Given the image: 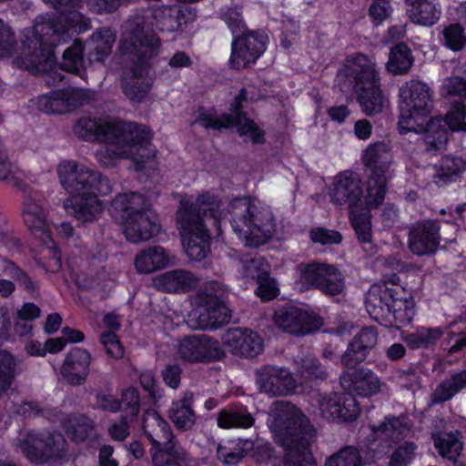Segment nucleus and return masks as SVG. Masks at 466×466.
Wrapping results in <instances>:
<instances>
[{
  "label": "nucleus",
  "mask_w": 466,
  "mask_h": 466,
  "mask_svg": "<svg viewBox=\"0 0 466 466\" xmlns=\"http://www.w3.org/2000/svg\"><path fill=\"white\" fill-rule=\"evenodd\" d=\"M73 132L82 140L99 141L113 147L96 152V159L104 167L113 166L117 158H132L136 169L142 170L144 164L155 156L150 131L140 124L82 116L75 123Z\"/></svg>",
  "instance_id": "nucleus-1"
},
{
  "label": "nucleus",
  "mask_w": 466,
  "mask_h": 466,
  "mask_svg": "<svg viewBox=\"0 0 466 466\" xmlns=\"http://www.w3.org/2000/svg\"><path fill=\"white\" fill-rule=\"evenodd\" d=\"M90 28V21L74 8L66 13L40 15L34 27L24 35L22 65L32 73L48 70L54 62L55 48L69 42L70 30L83 33Z\"/></svg>",
  "instance_id": "nucleus-2"
},
{
  "label": "nucleus",
  "mask_w": 466,
  "mask_h": 466,
  "mask_svg": "<svg viewBox=\"0 0 466 466\" xmlns=\"http://www.w3.org/2000/svg\"><path fill=\"white\" fill-rule=\"evenodd\" d=\"M160 37L151 29L146 17L130 15L123 25L121 50L131 56L132 66L122 80L125 96L134 103L142 102L151 89L148 68L160 53Z\"/></svg>",
  "instance_id": "nucleus-3"
},
{
  "label": "nucleus",
  "mask_w": 466,
  "mask_h": 466,
  "mask_svg": "<svg viewBox=\"0 0 466 466\" xmlns=\"http://www.w3.org/2000/svg\"><path fill=\"white\" fill-rule=\"evenodd\" d=\"M271 429L276 442L284 449V466H316L310 445L316 431L295 405L276 400L271 406Z\"/></svg>",
  "instance_id": "nucleus-4"
},
{
  "label": "nucleus",
  "mask_w": 466,
  "mask_h": 466,
  "mask_svg": "<svg viewBox=\"0 0 466 466\" xmlns=\"http://www.w3.org/2000/svg\"><path fill=\"white\" fill-rule=\"evenodd\" d=\"M56 171L66 191L79 198L72 206L75 218L80 223L94 221L102 210L98 197L112 192L113 186L109 178L75 160L61 162Z\"/></svg>",
  "instance_id": "nucleus-5"
},
{
  "label": "nucleus",
  "mask_w": 466,
  "mask_h": 466,
  "mask_svg": "<svg viewBox=\"0 0 466 466\" xmlns=\"http://www.w3.org/2000/svg\"><path fill=\"white\" fill-rule=\"evenodd\" d=\"M330 201L348 209L350 224L360 244L370 256L377 253L372 243L370 211L363 207V185L359 174L346 170L334 177L329 189Z\"/></svg>",
  "instance_id": "nucleus-6"
},
{
  "label": "nucleus",
  "mask_w": 466,
  "mask_h": 466,
  "mask_svg": "<svg viewBox=\"0 0 466 466\" xmlns=\"http://www.w3.org/2000/svg\"><path fill=\"white\" fill-rule=\"evenodd\" d=\"M337 82L340 90L354 91L366 116L380 113L387 103L375 64L365 55L357 54L348 60L338 72Z\"/></svg>",
  "instance_id": "nucleus-7"
},
{
  "label": "nucleus",
  "mask_w": 466,
  "mask_h": 466,
  "mask_svg": "<svg viewBox=\"0 0 466 466\" xmlns=\"http://www.w3.org/2000/svg\"><path fill=\"white\" fill-rule=\"evenodd\" d=\"M397 276H392V285H373L366 299V308L370 315L376 321L381 323L385 319V326L395 327L400 329L402 326L411 322L415 316L414 302L410 294L398 285H394Z\"/></svg>",
  "instance_id": "nucleus-8"
},
{
  "label": "nucleus",
  "mask_w": 466,
  "mask_h": 466,
  "mask_svg": "<svg viewBox=\"0 0 466 466\" xmlns=\"http://www.w3.org/2000/svg\"><path fill=\"white\" fill-rule=\"evenodd\" d=\"M233 230L246 241V246L258 248L272 237L275 221L268 208L259 207L249 198L231 200L227 208Z\"/></svg>",
  "instance_id": "nucleus-9"
},
{
  "label": "nucleus",
  "mask_w": 466,
  "mask_h": 466,
  "mask_svg": "<svg viewBox=\"0 0 466 466\" xmlns=\"http://www.w3.org/2000/svg\"><path fill=\"white\" fill-rule=\"evenodd\" d=\"M400 120L401 133L415 131L422 125L418 119L428 116L433 106L432 92L430 86L420 80H410L400 88Z\"/></svg>",
  "instance_id": "nucleus-10"
},
{
  "label": "nucleus",
  "mask_w": 466,
  "mask_h": 466,
  "mask_svg": "<svg viewBox=\"0 0 466 466\" xmlns=\"http://www.w3.org/2000/svg\"><path fill=\"white\" fill-rule=\"evenodd\" d=\"M115 41L116 35L107 27L94 32L85 46L79 39H76L64 51L60 66L65 71L79 75L83 66L85 49L87 50L90 60L101 62L111 54Z\"/></svg>",
  "instance_id": "nucleus-11"
},
{
  "label": "nucleus",
  "mask_w": 466,
  "mask_h": 466,
  "mask_svg": "<svg viewBox=\"0 0 466 466\" xmlns=\"http://www.w3.org/2000/svg\"><path fill=\"white\" fill-rule=\"evenodd\" d=\"M218 201L209 194L199 196L195 202L181 200L176 214L177 228L182 236L206 231L208 222H218Z\"/></svg>",
  "instance_id": "nucleus-12"
},
{
  "label": "nucleus",
  "mask_w": 466,
  "mask_h": 466,
  "mask_svg": "<svg viewBox=\"0 0 466 466\" xmlns=\"http://www.w3.org/2000/svg\"><path fill=\"white\" fill-rule=\"evenodd\" d=\"M244 100H247V90L242 88L231 104L230 114H224L218 116L206 112L204 108L201 107L196 121L206 128H213L215 130L237 127L240 136H248L253 143H262L264 136L263 131L241 111V103Z\"/></svg>",
  "instance_id": "nucleus-13"
},
{
  "label": "nucleus",
  "mask_w": 466,
  "mask_h": 466,
  "mask_svg": "<svg viewBox=\"0 0 466 466\" xmlns=\"http://www.w3.org/2000/svg\"><path fill=\"white\" fill-rule=\"evenodd\" d=\"M19 441L21 451L33 462L57 461L67 454L66 441L57 431L28 432Z\"/></svg>",
  "instance_id": "nucleus-14"
},
{
  "label": "nucleus",
  "mask_w": 466,
  "mask_h": 466,
  "mask_svg": "<svg viewBox=\"0 0 466 466\" xmlns=\"http://www.w3.org/2000/svg\"><path fill=\"white\" fill-rule=\"evenodd\" d=\"M465 116V105L455 103L444 117L435 116L431 118L425 128V150L428 153L434 154L444 149L449 140L448 129L451 131H466Z\"/></svg>",
  "instance_id": "nucleus-15"
},
{
  "label": "nucleus",
  "mask_w": 466,
  "mask_h": 466,
  "mask_svg": "<svg viewBox=\"0 0 466 466\" xmlns=\"http://www.w3.org/2000/svg\"><path fill=\"white\" fill-rule=\"evenodd\" d=\"M144 433L158 451L177 459L185 457V449L175 441L173 431L167 420L155 410H147L143 416Z\"/></svg>",
  "instance_id": "nucleus-16"
},
{
  "label": "nucleus",
  "mask_w": 466,
  "mask_h": 466,
  "mask_svg": "<svg viewBox=\"0 0 466 466\" xmlns=\"http://www.w3.org/2000/svg\"><path fill=\"white\" fill-rule=\"evenodd\" d=\"M300 280L307 288H314L329 296H335L344 289V279L339 270L326 263L300 264L298 266Z\"/></svg>",
  "instance_id": "nucleus-17"
},
{
  "label": "nucleus",
  "mask_w": 466,
  "mask_h": 466,
  "mask_svg": "<svg viewBox=\"0 0 466 466\" xmlns=\"http://www.w3.org/2000/svg\"><path fill=\"white\" fill-rule=\"evenodd\" d=\"M177 352L191 363L218 360L225 356L219 342L204 334L183 337L177 344Z\"/></svg>",
  "instance_id": "nucleus-18"
},
{
  "label": "nucleus",
  "mask_w": 466,
  "mask_h": 466,
  "mask_svg": "<svg viewBox=\"0 0 466 466\" xmlns=\"http://www.w3.org/2000/svg\"><path fill=\"white\" fill-rule=\"evenodd\" d=\"M90 97L88 90L68 87L39 96L35 106L46 114H65L88 103Z\"/></svg>",
  "instance_id": "nucleus-19"
},
{
  "label": "nucleus",
  "mask_w": 466,
  "mask_h": 466,
  "mask_svg": "<svg viewBox=\"0 0 466 466\" xmlns=\"http://www.w3.org/2000/svg\"><path fill=\"white\" fill-rule=\"evenodd\" d=\"M268 36L261 32L246 31L234 37L229 63L237 70L248 66L264 53Z\"/></svg>",
  "instance_id": "nucleus-20"
},
{
  "label": "nucleus",
  "mask_w": 466,
  "mask_h": 466,
  "mask_svg": "<svg viewBox=\"0 0 466 466\" xmlns=\"http://www.w3.org/2000/svg\"><path fill=\"white\" fill-rule=\"evenodd\" d=\"M312 401V405L317 406L322 417L328 420L350 421L355 420L360 413V405L351 394L317 392Z\"/></svg>",
  "instance_id": "nucleus-21"
},
{
  "label": "nucleus",
  "mask_w": 466,
  "mask_h": 466,
  "mask_svg": "<svg viewBox=\"0 0 466 466\" xmlns=\"http://www.w3.org/2000/svg\"><path fill=\"white\" fill-rule=\"evenodd\" d=\"M274 322L281 330L297 336H305L319 329L323 321L315 314L297 307H283L274 314Z\"/></svg>",
  "instance_id": "nucleus-22"
},
{
  "label": "nucleus",
  "mask_w": 466,
  "mask_h": 466,
  "mask_svg": "<svg viewBox=\"0 0 466 466\" xmlns=\"http://www.w3.org/2000/svg\"><path fill=\"white\" fill-rule=\"evenodd\" d=\"M255 380L261 392L273 396L291 394L297 388V382L288 369L273 365L257 369Z\"/></svg>",
  "instance_id": "nucleus-23"
},
{
  "label": "nucleus",
  "mask_w": 466,
  "mask_h": 466,
  "mask_svg": "<svg viewBox=\"0 0 466 466\" xmlns=\"http://www.w3.org/2000/svg\"><path fill=\"white\" fill-rule=\"evenodd\" d=\"M379 332L374 326L363 327L349 342L346 350L340 356V362L346 369H355L362 363L376 347Z\"/></svg>",
  "instance_id": "nucleus-24"
},
{
  "label": "nucleus",
  "mask_w": 466,
  "mask_h": 466,
  "mask_svg": "<svg viewBox=\"0 0 466 466\" xmlns=\"http://www.w3.org/2000/svg\"><path fill=\"white\" fill-rule=\"evenodd\" d=\"M222 340L232 354L240 357L255 358L263 350L262 338L249 329H228Z\"/></svg>",
  "instance_id": "nucleus-25"
},
{
  "label": "nucleus",
  "mask_w": 466,
  "mask_h": 466,
  "mask_svg": "<svg viewBox=\"0 0 466 466\" xmlns=\"http://www.w3.org/2000/svg\"><path fill=\"white\" fill-rule=\"evenodd\" d=\"M440 225L435 220L416 223L409 232V248L417 256L435 253L440 245Z\"/></svg>",
  "instance_id": "nucleus-26"
},
{
  "label": "nucleus",
  "mask_w": 466,
  "mask_h": 466,
  "mask_svg": "<svg viewBox=\"0 0 466 466\" xmlns=\"http://www.w3.org/2000/svg\"><path fill=\"white\" fill-rule=\"evenodd\" d=\"M341 387L349 394L361 397H370L380 390L381 383L379 377L370 369H350L344 370L339 376Z\"/></svg>",
  "instance_id": "nucleus-27"
},
{
  "label": "nucleus",
  "mask_w": 466,
  "mask_h": 466,
  "mask_svg": "<svg viewBox=\"0 0 466 466\" xmlns=\"http://www.w3.org/2000/svg\"><path fill=\"white\" fill-rule=\"evenodd\" d=\"M23 219L26 227L36 238L50 237L47 210L43 206V200L38 193L30 192L25 196L23 201Z\"/></svg>",
  "instance_id": "nucleus-28"
},
{
  "label": "nucleus",
  "mask_w": 466,
  "mask_h": 466,
  "mask_svg": "<svg viewBox=\"0 0 466 466\" xmlns=\"http://www.w3.org/2000/svg\"><path fill=\"white\" fill-rule=\"evenodd\" d=\"M91 361V354L86 350L73 348L66 355L60 374L68 384L80 386L87 379Z\"/></svg>",
  "instance_id": "nucleus-29"
},
{
  "label": "nucleus",
  "mask_w": 466,
  "mask_h": 466,
  "mask_svg": "<svg viewBox=\"0 0 466 466\" xmlns=\"http://www.w3.org/2000/svg\"><path fill=\"white\" fill-rule=\"evenodd\" d=\"M160 230L157 215L152 208L133 217L125 224V235L128 241L139 243L155 237Z\"/></svg>",
  "instance_id": "nucleus-30"
},
{
  "label": "nucleus",
  "mask_w": 466,
  "mask_h": 466,
  "mask_svg": "<svg viewBox=\"0 0 466 466\" xmlns=\"http://www.w3.org/2000/svg\"><path fill=\"white\" fill-rule=\"evenodd\" d=\"M151 208L150 201L144 195L137 192H127L118 194L112 200L110 211L114 216L119 217L124 225L133 217Z\"/></svg>",
  "instance_id": "nucleus-31"
},
{
  "label": "nucleus",
  "mask_w": 466,
  "mask_h": 466,
  "mask_svg": "<svg viewBox=\"0 0 466 466\" xmlns=\"http://www.w3.org/2000/svg\"><path fill=\"white\" fill-rule=\"evenodd\" d=\"M392 160L390 146L382 141L370 144L363 154V162L370 170V176L390 177Z\"/></svg>",
  "instance_id": "nucleus-32"
},
{
  "label": "nucleus",
  "mask_w": 466,
  "mask_h": 466,
  "mask_svg": "<svg viewBox=\"0 0 466 466\" xmlns=\"http://www.w3.org/2000/svg\"><path fill=\"white\" fill-rule=\"evenodd\" d=\"M193 393L187 391L183 397L172 402L168 416L176 428L182 431H190L196 424L197 415L192 409Z\"/></svg>",
  "instance_id": "nucleus-33"
},
{
  "label": "nucleus",
  "mask_w": 466,
  "mask_h": 466,
  "mask_svg": "<svg viewBox=\"0 0 466 466\" xmlns=\"http://www.w3.org/2000/svg\"><path fill=\"white\" fill-rule=\"evenodd\" d=\"M410 420L405 415L388 416L372 431L376 437L381 441L396 442L405 438L410 431Z\"/></svg>",
  "instance_id": "nucleus-34"
},
{
  "label": "nucleus",
  "mask_w": 466,
  "mask_h": 466,
  "mask_svg": "<svg viewBox=\"0 0 466 466\" xmlns=\"http://www.w3.org/2000/svg\"><path fill=\"white\" fill-rule=\"evenodd\" d=\"M407 15L417 25L432 26L441 17V9L434 0H405Z\"/></svg>",
  "instance_id": "nucleus-35"
},
{
  "label": "nucleus",
  "mask_w": 466,
  "mask_h": 466,
  "mask_svg": "<svg viewBox=\"0 0 466 466\" xmlns=\"http://www.w3.org/2000/svg\"><path fill=\"white\" fill-rule=\"evenodd\" d=\"M230 309L225 302L200 304L198 317V328L215 330L230 320Z\"/></svg>",
  "instance_id": "nucleus-36"
},
{
  "label": "nucleus",
  "mask_w": 466,
  "mask_h": 466,
  "mask_svg": "<svg viewBox=\"0 0 466 466\" xmlns=\"http://www.w3.org/2000/svg\"><path fill=\"white\" fill-rule=\"evenodd\" d=\"M466 163L461 157L445 156L432 167V180L439 187L455 180L465 170Z\"/></svg>",
  "instance_id": "nucleus-37"
},
{
  "label": "nucleus",
  "mask_w": 466,
  "mask_h": 466,
  "mask_svg": "<svg viewBox=\"0 0 466 466\" xmlns=\"http://www.w3.org/2000/svg\"><path fill=\"white\" fill-rule=\"evenodd\" d=\"M155 283L159 289L168 292L188 291L198 286V279L190 271L175 269L160 275Z\"/></svg>",
  "instance_id": "nucleus-38"
},
{
  "label": "nucleus",
  "mask_w": 466,
  "mask_h": 466,
  "mask_svg": "<svg viewBox=\"0 0 466 466\" xmlns=\"http://www.w3.org/2000/svg\"><path fill=\"white\" fill-rule=\"evenodd\" d=\"M173 259L174 258L164 248L155 246L137 254L135 265L139 272L150 273L167 267Z\"/></svg>",
  "instance_id": "nucleus-39"
},
{
  "label": "nucleus",
  "mask_w": 466,
  "mask_h": 466,
  "mask_svg": "<svg viewBox=\"0 0 466 466\" xmlns=\"http://www.w3.org/2000/svg\"><path fill=\"white\" fill-rule=\"evenodd\" d=\"M463 389H466V369L443 380L433 391L431 400L434 403L445 402Z\"/></svg>",
  "instance_id": "nucleus-40"
},
{
  "label": "nucleus",
  "mask_w": 466,
  "mask_h": 466,
  "mask_svg": "<svg viewBox=\"0 0 466 466\" xmlns=\"http://www.w3.org/2000/svg\"><path fill=\"white\" fill-rule=\"evenodd\" d=\"M443 334L444 329L440 327H421L414 332L404 335L403 341L411 350H426L434 347Z\"/></svg>",
  "instance_id": "nucleus-41"
},
{
  "label": "nucleus",
  "mask_w": 466,
  "mask_h": 466,
  "mask_svg": "<svg viewBox=\"0 0 466 466\" xmlns=\"http://www.w3.org/2000/svg\"><path fill=\"white\" fill-rule=\"evenodd\" d=\"M22 50H24L23 44ZM22 53L23 51L18 53V43L14 30L0 17V58H9L15 56L16 63L26 69L21 63Z\"/></svg>",
  "instance_id": "nucleus-42"
},
{
  "label": "nucleus",
  "mask_w": 466,
  "mask_h": 466,
  "mask_svg": "<svg viewBox=\"0 0 466 466\" xmlns=\"http://www.w3.org/2000/svg\"><path fill=\"white\" fill-rule=\"evenodd\" d=\"M156 26L161 31L174 32L184 20V15L177 6H163L153 10Z\"/></svg>",
  "instance_id": "nucleus-43"
},
{
  "label": "nucleus",
  "mask_w": 466,
  "mask_h": 466,
  "mask_svg": "<svg viewBox=\"0 0 466 466\" xmlns=\"http://www.w3.org/2000/svg\"><path fill=\"white\" fill-rule=\"evenodd\" d=\"M67 436L78 442L86 440L94 428V421L83 414L69 415L63 420Z\"/></svg>",
  "instance_id": "nucleus-44"
},
{
  "label": "nucleus",
  "mask_w": 466,
  "mask_h": 466,
  "mask_svg": "<svg viewBox=\"0 0 466 466\" xmlns=\"http://www.w3.org/2000/svg\"><path fill=\"white\" fill-rule=\"evenodd\" d=\"M413 64V56L410 48L404 44H399L391 48L387 70L395 75L407 73Z\"/></svg>",
  "instance_id": "nucleus-45"
},
{
  "label": "nucleus",
  "mask_w": 466,
  "mask_h": 466,
  "mask_svg": "<svg viewBox=\"0 0 466 466\" xmlns=\"http://www.w3.org/2000/svg\"><path fill=\"white\" fill-rule=\"evenodd\" d=\"M210 237L208 230L187 235L186 253L191 260L201 262L210 253Z\"/></svg>",
  "instance_id": "nucleus-46"
},
{
  "label": "nucleus",
  "mask_w": 466,
  "mask_h": 466,
  "mask_svg": "<svg viewBox=\"0 0 466 466\" xmlns=\"http://www.w3.org/2000/svg\"><path fill=\"white\" fill-rule=\"evenodd\" d=\"M389 177L369 176L367 196L363 200L365 209L376 208L382 204L386 194V185Z\"/></svg>",
  "instance_id": "nucleus-47"
},
{
  "label": "nucleus",
  "mask_w": 466,
  "mask_h": 466,
  "mask_svg": "<svg viewBox=\"0 0 466 466\" xmlns=\"http://www.w3.org/2000/svg\"><path fill=\"white\" fill-rule=\"evenodd\" d=\"M253 423V416L244 409L235 410H223L218 417V425L225 429L233 427L248 428Z\"/></svg>",
  "instance_id": "nucleus-48"
},
{
  "label": "nucleus",
  "mask_w": 466,
  "mask_h": 466,
  "mask_svg": "<svg viewBox=\"0 0 466 466\" xmlns=\"http://www.w3.org/2000/svg\"><path fill=\"white\" fill-rule=\"evenodd\" d=\"M299 371L303 382L324 381L328 378V371L320 361L314 356L309 355L301 359Z\"/></svg>",
  "instance_id": "nucleus-49"
},
{
  "label": "nucleus",
  "mask_w": 466,
  "mask_h": 466,
  "mask_svg": "<svg viewBox=\"0 0 466 466\" xmlns=\"http://www.w3.org/2000/svg\"><path fill=\"white\" fill-rule=\"evenodd\" d=\"M16 361L8 351L0 350V397L11 387L15 376Z\"/></svg>",
  "instance_id": "nucleus-50"
},
{
  "label": "nucleus",
  "mask_w": 466,
  "mask_h": 466,
  "mask_svg": "<svg viewBox=\"0 0 466 466\" xmlns=\"http://www.w3.org/2000/svg\"><path fill=\"white\" fill-rule=\"evenodd\" d=\"M362 459L359 449L353 446H347L330 456L325 466H361Z\"/></svg>",
  "instance_id": "nucleus-51"
},
{
  "label": "nucleus",
  "mask_w": 466,
  "mask_h": 466,
  "mask_svg": "<svg viewBox=\"0 0 466 466\" xmlns=\"http://www.w3.org/2000/svg\"><path fill=\"white\" fill-rule=\"evenodd\" d=\"M226 287L215 280L207 281L198 292L200 304L225 302Z\"/></svg>",
  "instance_id": "nucleus-52"
},
{
  "label": "nucleus",
  "mask_w": 466,
  "mask_h": 466,
  "mask_svg": "<svg viewBox=\"0 0 466 466\" xmlns=\"http://www.w3.org/2000/svg\"><path fill=\"white\" fill-rule=\"evenodd\" d=\"M121 410L123 416L135 420L140 410V397L137 389L128 388L122 392Z\"/></svg>",
  "instance_id": "nucleus-53"
},
{
  "label": "nucleus",
  "mask_w": 466,
  "mask_h": 466,
  "mask_svg": "<svg viewBox=\"0 0 466 466\" xmlns=\"http://www.w3.org/2000/svg\"><path fill=\"white\" fill-rule=\"evenodd\" d=\"M442 35L444 45L453 51H460L466 45L464 29L459 24L448 25L443 29Z\"/></svg>",
  "instance_id": "nucleus-54"
},
{
  "label": "nucleus",
  "mask_w": 466,
  "mask_h": 466,
  "mask_svg": "<svg viewBox=\"0 0 466 466\" xmlns=\"http://www.w3.org/2000/svg\"><path fill=\"white\" fill-rule=\"evenodd\" d=\"M241 450H243L246 454L251 452V456L259 463L268 461L273 456L271 445L259 441L255 443L252 441L246 440L243 442Z\"/></svg>",
  "instance_id": "nucleus-55"
},
{
  "label": "nucleus",
  "mask_w": 466,
  "mask_h": 466,
  "mask_svg": "<svg viewBox=\"0 0 466 466\" xmlns=\"http://www.w3.org/2000/svg\"><path fill=\"white\" fill-rule=\"evenodd\" d=\"M268 265L263 258L254 257L242 262V271L246 278L257 279L268 273Z\"/></svg>",
  "instance_id": "nucleus-56"
},
{
  "label": "nucleus",
  "mask_w": 466,
  "mask_h": 466,
  "mask_svg": "<svg viewBox=\"0 0 466 466\" xmlns=\"http://www.w3.org/2000/svg\"><path fill=\"white\" fill-rule=\"evenodd\" d=\"M415 450L416 445L414 442H404L392 452L389 466H408L414 456Z\"/></svg>",
  "instance_id": "nucleus-57"
},
{
  "label": "nucleus",
  "mask_w": 466,
  "mask_h": 466,
  "mask_svg": "<svg viewBox=\"0 0 466 466\" xmlns=\"http://www.w3.org/2000/svg\"><path fill=\"white\" fill-rule=\"evenodd\" d=\"M222 19L227 24L234 37L246 31L241 11L237 8H228L222 14Z\"/></svg>",
  "instance_id": "nucleus-58"
},
{
  "label": "nucleus",
  "mask_w": 466,
  "mask_h": 466,
  "mask_svg": "<svg viewBox=\"0 0 466 466\" xmlns=\"http://www.w3.org/2000/svg\"><path fill=\"white\" fill-rule=\"evenodd\" d=\"M396 379L398 384L408 390L414 392L420 388V373L413 368L398 370Z\"/></svg>",
  "instance_id": "nucleus-59"
},
{
  "label": "nucleus",
  "mask_w": 466,
  "mask_h": 466,
  "mask_svg": "<svg viewBox=\"0 0 466 466\" xmlns=\"http://www.w3.org/2000/svg\"><path fill=\"white\" fill-rule=\"evenodd\" d=\"M100 342L108 356L114 359L122 358L124 350L120 345L117 336L114 332L108 331L102 333Z\"/></svg>",
  "instance_id": "nucleus-60"
},
{
  "label": "nucleus",
  "mask_w": 466,
  "mask_h": 466,
  "mask_svg": "<svg viewBox=\"0 0 466 466\" xmlns=\"http://www.w3.org/2000/svg\"><path fill=\"white\" fill-rule=\"evenodd\" d=\"M391 7L388 0H375L369 9V15L377 25L389 17Z\"/></svg>",
  "instance_id": "nucleus-61"
},
{
  "label": "nucleus",
  "mask_w": 466,
  "mask_h": 466,
  "mask_svg": "<svg viewBox=\"0 0 466 466\" xmlns=\"http://www.w3.org/2000/svg\"><path fill=\"white\" fill-rule=\"evenodd\" d=\"M310 238L313 242L328 245L339 243L342 237L338 231L319 228L310 231Z\"/></svg>",
  "instance_id": "nucleus-62"
},
{
  "label": "nucleus",
  "mask_w": 466,
  "mask_h": 466,
  "mask_svg": "<svg viewBox=\"0 0 466 466\" xmlns=\"http://www.w3.org/2000/svg\"><path fill=\"white\" fill-rule=\"evenodd\" d=\"M258 295L264 300H270L278 296L276 281L270 279L268 273L258 280Z\"/></svg>",
  "instance_id": "nucleus-63"
},
{
  "label": "nucleus",
  "mask_w": 466,
  "mask_h": 466,
  "mask_svg": "<svg viewBox=\"0 0 466 466\" xmlns=\"http://www.w3.org/2000/svg\"><path fill=\"white\" fill-rule=\"evenodd\" d=\"M95 400L96 406L104 411L116 413L121 410L119 400L112 394L98 392L96 394Z\"/></svg>",
  "instance_id": "nucleus-64"
}]
</instances>
